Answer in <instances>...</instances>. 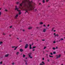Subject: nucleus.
<instances>
[{
    "label": "nucleus",
    "instance_id": "f257e3e1",
    "mask_svg": "<svg viewBox=\"0 0 65 65\" xmlns=\"http://www.w3.org/2000/svg\"><path fill=\"white\" fill-rule=\"evenodd\" d=\"M32 1L30 2L27 0H24V1H23L22 3L20 4V6H22L23 5H25L26 4V2L28 3L29 6H27L24 10L26 11L25 13H26V12H28V10H31L34 9V7L32 5V4L33 3Z\"/></svg>",
    "mask_w": 65,
    "mask_h": 65
},
{
    "label": "nucleus",
    "instance_id": "f03ea898",
    "mask_svg": "<svg viewBox=\"0 0 65 65\" xmlns=\"http://www.w3.org/2000/svg\"><path fill=\"white\" fill-rule=\"evenodd\" d=\"M15 10H17V11H19V12H20L21 11L20 10H19L18 9H19V8H17V6H15Z\"/></svg>",
    "mask_w": 65,
    "mask_h": 65
},
{
    "label": "nucleus",
    "instance_id": "7ed1b4c3",
    "mask_svg": "<svg viewBox=\"0 0 65 65\" xmlns=\"http://www.w3.org/2000/svg\"><path fill=\"white\" fill-rule=\"evenodd\" d=\"M45 65V63H44V62L42 61V63H40V65Z\"/></svg>",
    "mask_w": 65,
    "mask_h": 65
},
{
    "label": "nucleus",
    "instance_id": "20e7f679",
    "mask_svg": "<svg viewBox=\"0 0 65 65\" xmlns=\"http://www.w3.org/2000/svg\"><path fill=\"white\" fill-rule=\"evenodd\" d=\"M31 55V53H30L29 54H28V55H29V57H30V59H32V57H31V55Z\"/></svg>",
    "mask_w": 65,
    "mask_h": 65
},
{
    "label": "nucleus",
    "instance_id": "39448f33",
    "mask_svg": "<svg viewBox=\"0 0 65 65\" xmlns=\"http://www.w3.org/2000/svg\"><path fill=\"white\" fill-rule=\"evenodd\" d=\"M18 16H19V14H16V16L15 17V19H17V18L18 17Z\"/></svg>",
    "mask_w": 65,
    "mask_h": 65
},
{
    "label": "nucleus",
    "instance_id": "423d86ee",
    "mask_svg": "<svg viewBox=\"0 0 65 65\" xmlns=\"http://www.w3.org/2000/svg\"><path fill=\"white\" fill-rule=\"evenodd\" d=\"M28 44H26L25 46V48H27V47H28Z\"/></svg>",
    "mask_w": 65,
    "mask_h": 65
},
{
    "label": "nucleus",
    "instance_id": "0eeeda50",
    "mask_svg": "<svg viewBox=\"0 0 65 65\" xmlns=\"http://www.w3.org/2000/svg\"><path fill=\"white\" fill-rule=\"evenodd\" d=\"M9 54H7L5 56V57H8V56H9Z\"/></svg>",
    "mask_w": 65,
    "mask_h": 65
},
{
    "label": "nucleus",
    "instance_id": "6e6552de",
    "mask_svg": "<svg viewBox=\"0 0 65 65\" xmlns=\"http://www.w3.org/2000/svg\"><path fill=\"white\" fill-rule=\"evenodd\" d=\"M32 28H33V27L31 26L29 27L28 28V29L29 30H30V29H32Z\"/></svg>",
    "mask_w": 65,
    "mask_h": 65
},
{
    "label": "nucleus",
    "instance_id": "1a4fd4ad",
    "mask_svg": "<svg viewBox=\"0 0 65 65\" xmlns=\"http://www.w3.org/2000/svg\"><path fill=\"white\" fill-rule=\"evenodd\" d=\"M60 57H61V55L60 54L57 57L56 59H58V58H60Z\"/></svg>",
    "mask_w": 65,
    "mask_h": 65
},
{
    "label": "nucleus",
    "instance_id": "9d476101",
    "mask_svg": "<svg viewBox=\"0 0 65 65\" xmlns=\"http://www.w3.org/2000/svg\"><path fill=\"white\" fill-rule=\"evenodd\" d=\"M20 52H23V50L22 48L20 49Z\"/></svg>",
    "mask_w": 65,
    "mask_h": 65
},
{
    "label": "nucleus",
    "instance_id": "9b49d317",
    "mask_svg": "<svg viewBox=\"0 0 65 65\" xmlns=\"http://www.w3.org/2000/svg\"><path fill=\"white\" fill-rule=\"evenodd\" d=\"M43 32H44V33L45 32H46V29H44L43 30Z\"/></svg>",
    "mask_w": 65,
    "mask_h": 65
},
{
    "label": "nucleus",
    "instance_id": "f8f14e48",
    "mask_svg": "<svg viewBox=\"0 0 65 65\" xmlns=\"http://www.w3.org/2000/svg\"><path fill=\"white\" fill-rule=\"evenodd\" d=\"M29 48L30 49H32V48L31 47V44H29Z\"/></svg>",
    "mask_w": 65,
    "mask_h": 65
},
{
    "label": "nucleus",
    "instance_id": "ddd939ff",
    "mask_svg": "<svg viewBox=\"0 0 65 65\" xmlns=\"http://www.w3.org/2000/svg\"><path fill=\"white\" fill-rule=\"evenodd\" d=\"M43 24V22H40V25H42V24Z\"/></svg>",
    "mask_w": 65,
    "mask_h": 65
},
{
    "label": "nucleus",
    "instance_id": "4468645a",
    "mask_svg": "<svg viewBox=\"0 0 65 65\" xmlns=\"http://www.w3.org/2000/svg\"><path fill=\"white\" fill-rule=\"evenodd\" d=\"M3 43V42L2 41L0 42V45H1Z\"/></svg>",
    "mask_w": 65,
    "mask_h": 65
},
{
    "label": "nucleus",
    "instance_id": "2eb2a0df",
    "mask_svg": "<svg viewBox=\"0 0 65 65\" xmlns=\"http://www.w3.org/2000/svg\"><path fill=\"white\" fill-rule=\"evenodd\" d=\"M56 36L57 37H58V36H59V35H58V34H56V35L55 36V37H56Z\"/></svg>",
    "mask_w": 65,
    "mask_h": 65
},
{
    "label": "nucleus",
    "instance_id": "dca6fc26",
    "mask_svg": "<svg viewBox=\"0 0 65 65\" xmlns=\"http://www.w3.org/2000/svg\"><path fill=\"white\" fill-rule=\"evenodd\" d=\"M54 29H55V27H53L52 28V31H53L54 30Z\"/></svg>",
    "mask_w": 65,
    "mask_h": 65
},
{
    "label": "nucleus",
    "instance_id": "f3484780",
    "mask_svg": "<svg viewBox=\"0 0 65 65\" xmlns=\"http://www.w3.org/2000/svg\"><path fill=\"white\" fill-rule=\"evenodd\" d=\"M25 62L26 65H28V63H27V61H25Z\"/></svg>",
    "mask_w": 65,
    "mask_h": 65
},
{
    "label": "nucleus",
    "instance_id": "a211bd4d",
    "mask_svg": "<svg viewBox=\"0 0 65 65\" xmlns=\"http://www.w3.org/2000/svg\"><path fill=\"white\" fill-rule=\"evenodd\" d=\"M18 47V46H17L14 49V50H16L17 49V48Z\"/></svg>",
    "mask_w": 65,
    "mask_h": 65
},
{
    "label": "nucleus",
    "instance_id": "6ab92c4d",
    "mask_svg": "<svg viewBox=\"0 0 65 65\" xmlns=\"http://www.w3.org/2000/svg\"><path fill=\"white\" fill-rule=\"evenodd\" d=\"M36 46H33L32 48V49H33L34 48H36Z\"/></svg>",
    "mask_w": 65,
    "mask_h": 65
},
{
    "label": "nucleus",
    "instance_id": "aec40b11",
    "mask_svg": "<svg viewBox=\"0 0 65 65\" xmlns=\"http://www.w3.org/2000/svg\"><path fill=\"white\" fill-rule=\"evenodd\" d=\"M60 39L61 40V41H62V40H64V39L63 38H60Z\"/></svg>",
    "mask_w": 65,
    "mask_h": 65
},
{
    "label": "nucleus",
    "instance_id": "412c9836",
    "mask_svg": "<svg viewBox=\"0 0 65 65\" xmlns=\"http://www.w3.org/2000/svg\"><path fill=\"white\" fill-rule=\"evenodd\" d=\"M26 57V55H24V54H23V58H24V57Z\"/></svg>",
    "mask_w": 65,
    "mask_h": 65
},
{
    "label": "nucleus",
    "instance_id": "4be33fe9",
    "mask_svg": "<svg viewBox=\"0 0 65 65\" xmlns=\"http://www.w3.org/2000/svg\"><path fill=\"white\" fill-rule=\"evenodd\" d=\"M19 54V52H17V53H16V55H18Z\"/></svg>",
    "mask_w": 65,
    "mask_h": 65
},
{
    "label": "nucleus",
    "instance_id": "5701e85b",
    "mask_svg": "<svg viewBox=\"0 0 65 65\" xmlns=\"http://www.w3.org/2000/svg\"><path fill=\"white\" fill-rule=\"evenodd\" d=\"M52 48H53V50H56V48L54 47H53Z\"/></svg>",
    "mask_w": 65,
    "mask_h": 65
},
{
    "label": "nucleus",
    "instance_id": "b1692460",
    "mask_svg": "<svg viewBox=\"0 0 65 65\" xmlns=\"http://www.w3.org/2000/svg\"><path fill=\"white\" fill-rule=\"evenodd\" d=\"M3 64V62H2V61H1L0 62V64Z\"/></svg>",
    "mask_w": 65,
    "mask_h": 65
},
{
    "label": "nucleus",
    "instance_id": "393cba45",
    "mask_svg": "<svg viewBox=\"0 0 65 65\" xmlns=\"http://www.w3.org/2000/svg\"><path fill=\"white\" fill-rule=\"evenodd\" d=\"M56 52H54L53 53V54H56Z\"/></svg>",
    "mask_w": 65,
    "mask_h": 65
},
{
    "label": "nucleus",
    "instance_id": "a878e982",
    "mask_svg": "<svg viewBox=\"0 0 65 65\" xmlns=\"http://www.w3.org/2000/svg\"><path fill=\"white\" fill-rule=\"evenodd\" d=\"M49 57H52V58H53V56H51L50 55H49Z\"/></svg>",
    "mask_w": 65,
    "mask_h": 65
},
{
    "label": "nucleus",
    "instance_id": "bb28decb",
    "mask_svg": "<svg viewBox=\"0 0 65 65\" xmlns=\"http://www.w3.org/2000/svg\"><path fill=\"white\" fill-rule=\"evenodd\" d=\"M12 65H14V62H13L12 63Z\"/></svg>",
    "mask_w": 65,
    "mask_h": 65
},
{
    "label": "nucleus",
    "instance_id": "cd10ccee",
    "mask_svg": "<svg viewBox=\"0 0 65 65\" xmlns=\"http://www.w3.org/2000/svg\"><path fill=\"white\" fill-rule=\"evenodd\" d=\"M32 51L33 52H34V51H35V49H32Z\"/></svg>",
    "mask_w": 65,
    "mask_h": 65
},
{
    "label": "nucleus",
    "instance_id": "c85d7f7f",
    "mask_svg": "<svg viewBox=\"0 0 65 65\" xmlns=\"http://www.w3.org/2000/svg\"><path fill=\"white\" fill-rule=\"evenodd\" d=\"M43 3H44V2H45V1H44V0H43Z\"/></svg>",
    "mask_w": 65,
    "mask_h": 65
},
{
    "label": "nucleus",
    "instance_id": "c756f323",
    "mask_svg": "<svg viewBox=\"0 0 65 65\" xmlns=\"http://www.w3.org/2000/svg\"><path fill=\"white\" fill-rule=\"evenodd\" d=\"M46 46H45L44 48V50H45V48H46Z\"/></svg>",
    "mask_w": 65,
    "mask_h": 65
},
{
    "label": "nucleus",
    "instance_id": "7c9ffc66",
    "mask_svg": "<svg viewBox=\"0 0 65 65\" xmlns=\"http://www.w3.org/2000/svg\"><path fill=\"white\" fill-rule=\"evenodd\" d=\"M50 54L51 55H53V53H50Z\"/></svg>",
    "mask_w": 65,
    "mask_h": 65
},
{
    "label": "nucleus",
    "instance_id": "2f4dec72",
    "mask_svg": "<svg viewBox=\"0 0 65 65\" xmlns=\"http://www.w3.org/2000/svg\"><path fill=\"white\" fill-rule=\"evenodd\" d=\"M16 4H19V2H17L16 3Z\"/></svg>",
    "mask_w": 65,
    "mask_h": 65
},
{
    "label": "nucleus",
    "instance_id": "473e14b6",
    "mask_svg": "<svg viewBox=\"0 0 65 65\" xmlns=\"http://www.w3.org/2000/svg\"><path fill=\"white\" fill-rule=\"evenodd\" d=\"M15 47V46H13L12 47V48H14V47Z\"/></svg>",
    "mask_w": 65,
    "mask_h": 65
},
{
    "label": "nucleus",
    "instance_id": "72a5a7b5",
    "mask_svg": "<svg viewBox=\"0 0 65 65\" xmlns=\"http://www.w3.org/2000/svg\"><path fill=\"white\" fill-rule=\"evenodd\" d=\"M56 49H58V47H56Z\"/></svg>",
    "mask_w": 65,
    "mask_h": 65
},
{
    "label": "nucleus",
    "instance_id": "f704fd0d",
    "mask_svg": "<svg viewBox=\"0 0 65 65\" xmlns=\"http://www.w3.org/2000/svg\"><path fill=\"white\" fill-rule=\"evenodd\" d=\"M61 41V39H59V41Z\"/></svg>",
    "mask_w": 65,
    "mask_h": 65
},
{
    "label": "nucleus",
    "instance_id": "c9c22d12",
    "mask_svg": "<svg viewBox=\"0 0 65 65\" xmlns=\"http://www.w3.org/2000/svg\"><path fill=\"white\" fill-rule=\"evenodd\" d=\"M37 10L36 9H35L34 10V11H36Z\"/></svg>",
    "mask_w": 65,
    "mask_h": 65
},
{
    "label": "nucleus",
    "instance_id": "e433bc0d",
    "mask_svg": "<svg viewBox=\"0 0 65 65\" xmlns=\"http://www.w3.org/2000/svg\"><path fill=\"white\" fill-rule=\"evenodd\" d=\"M3 35H5V33H3Z\"/></svg>",
    "mask_w": 65,
    "mask_h": 65
},
{
    "label": "nucleus",
    "instance_id": "4c0bfd02",
    "mask_svg": "<svg viewBox=\"0 0 65 65\" xmlns=\"http://www.w3.org/2000/svg\"><path fill=\"white\" fill-rule=\"evenodd\" d=\"M19 14H21V12H19Z\"/></svg>",
    "mask_w": 65,
    "mask_h": 65
},
{
    "label": "nucleus",
    "instance_id": "58836bf2",
    "mask_svg": "<svg viewBox=\"0 0 65 65\" xmlns=\"http://www.w3.org/2000/svg\"><path fill=\"white\" fill-rule=\"evenodd\" d=\"M53 43H56V41H54L53 42Z\"/></svg>",
    "mask_w": 65,
    "mask_h": 65
},
{
    "label": "nucleus",
    "instance_id": "ea45409f",
    "mask_svg": "<svg viewBox=\"0 0 65 65\" xmlns=\"http://www.w3.org/2000/svg\"><path fill=\"white\" fill-rule=\"evenodd\" d=\"M43 26H44V27H46V26L45 25H44H44H43Z\"/></svg>",
    "mask_w": 65,
    "mask_h": 65
},
{
    "label": "nucleus",
    "instance_id": "a19ab883",
    "mask_svg": "<svg viewBox=\"0 0 65 65\" xmlns=\"http://www.w3.org/2000/svg\"><path fill=\"white\" fill-rule=\"evenodd\" d=\"M42 60H44V58H42Z\"/></svg>",
    "mask_w": 65,
    "mask_h": 65
},
{
    "label": "nucleus",
    "instance_id": "79ce46f5",
    "mask_svg": "<svg viewBox=\"0 0 65 65\" xmlns=\"http://www.w3.org/2000/svg\"><path fill=\"white\" fill-rule=\"evenodd\" d=\"M47 61L48 62H49L50 61V60L48 59L47 60Z\"/></svg>",
    "mask_w": 65,
    "mask_h": 65
},
{
    "label": "nucleus",
    "instance_id": "37998d69",
    "mask_svg": "<svg viewBox=\"0 0 65 65\" xmlns=\"http://www.w3.org/2000/svg\"><path fill=\"white\" fill-rule=\"evenodd\" d=\"M25 31V29H23V32H24Z\"/></svg>",
    "mask_w": 65,
    "mask_h": 65
},
{
    "label": "nucleus",
    "instance_id": "c03bdc74",
    "mask_svg": "<svg viewBox=\"0 0 65 65\" xmlns=\"http://www.w3.org/2000/svg\"><path fill=\"white\" fill-rule=\"evenodd\" d=\"M10 28H12V26H10Z\"/></svg>",
    "mask_w": 65,
    "mask_h": 65
},
{
    "label": "nucleus",
    "instance_id": "a18cd8bd",
    "mask_svg": "<svg viewBox=\"0 0 65 65\" xmlns=\"http://www.w3.org/2000/svg\"><path fill=\"white\" fill-rule=\"evenodd\" d=\"M1 15V12H0V15Z\"/></svg>",
    "mask_w": 65,
    "mask_h": 65
},
{
    "label": "nucleus",
    "instance_id": "49530a36",
    "mask_svg": "<svg viewBox=\"0 0 65 65\" xmlns=\"http://www.w3.org/2000/svg\"><path fill=\"white\" fill-rule=\"evenodd\" d=\"M33 4H34V5H35V3H33Z\"/></svg>",
    "mask_w": 65,
    "mask_h": 65
},
{
    "label": "nucleus",
    "instance_id": "de8ad7c7",
    "mask_svg": "<svg viewBox=\"0 0 65 65\" xmlns=\"http://www.w3.org/2000/svg\"><path fill=\"white\" fill-rule=\"evenodd\" d=\"M48 0H46V2H48Z\"/></svg>",
    "mask_w": 65,
    "mask_h": 65
},
{
    "label": "nucleus",
    "instance_id": "09e8293b",
    "mask_svg": "<svg viewBox=\"0 0 65 65\" xmlns=\"http://www.w3.org/2000/svg\"><path fill=\"white\" fill-rule=\"evenodd\" d=\"M49 26H50V25L48 24V25L47 26V27H49Z\"/></svg>",
    "mask_w": 65,
    "mask_h": 65
},
{
    "label": "nucleus",
    "instance_id": "8fccbe9b",
    "mask_svg": "<svg viewBox=\"0 0 65 65\" xmlns=\"http://www.w3.org/2000/svg\"><path fill=\"white\" fill-rule=\"evenodd\" d=\"M5 11H7V10H6H6H5Z\"/></svg>",
    "mask_w": 65,
    "mask_h": 65
},
{
    "label": "nucleus",
    "instance_id": "3c124183",
    "mask_svg": "<svg viewBox=\"0 0 65 65\" xmlns=\"http://www.w3.org/2000/svg\"><path fill=\"white\" fill-rule=\"evenodd\" d=\"M45 40H44V39H43L42 40V41H44Z\"/></svg>",
    "mask_w": 65,
    "mask_h": 65
},
{
    "label": "nucleus",
    "instance_id": "603ef678",
    "mask_svg": "<svg viewBox=\"0 0 65 65\" xmlns=\"http://www.w3.org/2000/svg\"><path fill=\"white\" fill-rule=\"evenodd\" d=\"M36 28H37V29H38L39 28V27H37Z\"/></svg>",
    "mask_w": 65,
    "mask_h": 65
},
{
    "label": "nucleus",
    "instance_id": "864d4df0",
    "mask_svg": "<svg viewBox=\"0 0 65 65\" xmlns=\"http://www.w3.org/2000/svg\"><path fill=\"white\" fill-rule=\"evenodd\" d=\"M54 35H56V33H54Z\"/></svg>",
    "mask_w": 65,
    "mask_h": 65
},
{
    "label": "nucleus",
    "instance_id": "5fc2aeb1",
    "mask_svg": "<svg viewBox=\"0 0 65 65\" xmlns=\"http://www.w3.org/2000/svg\"><path fill=\"white\" fill-rule=\"evenodd\" d=\"M43 54H44V51L43 52Z\"/></svg>",
    "mask_w": 65,
    "mask_h": 65
},
{
    "label": "nucleus",
    "instance_id": "6e6d98bb",
    "mask_svg": "<svg viewBox=\"0 0 65 65\" xmlns=\"http://www.w3.org/2000/svg\"><path fill=\"white\" fill-rule=\"evenodd\" d=\"M2 8H0V10H1V9H2Z\"/></svg>",
    "mask_w": 65,
    "mask_h": 65
},
{
    "label": "nucleus",
    "instance_id": "4d7b16f0",
    "mask_svg": "<svg viewBox=\"0 0 65 65\" xmlns=\"http://www.w3.org/2000/svg\"><path fill=\"white\" fill-rule=\"evenodd\" d=\"M54 32H56V30H54Z\"/></svg>",
    "mask_w": 65,
    "mask_h": 65
},
{
    "label": "nucleus",
    "instance_id": "13d9d810",
    "mask_svg": "<svg viewBox=\"0 0 65 65\" xmlns=\"http://www.w3.org/2000/svg\"><path fill=\"white\" fill-rule=\"evenodd\" d=\"M27 57H26V58H25V59H27Z\"/></svg>",
    "mask_w": 65,
    "mask_h": 65
},
{
    "label": "nucleus",
    "instance_id": "bf43d9fd",
    "mask_svg": "<svg viewBox=\"0 0 65 65\" xmlns=\"http://www.w3.org/2000/svg\"><path fill=\"white\" fill-rule=\"evenodd\" d=\"M46 56H48V54H46Z\"/></svg>",
    "mask_w": 65,
    "mask_h": 65
},
{
    "label": "nucleus",
    "instance_id": "052dcab7",
    "mask_svg": "<svg viewBox=\"0 0 65 65\" xmlns=\"http://www.w3.org/2000/svg\"><path fill=\"white\" fill-rule=\"evenodd\" d=\"M11 35H9V36L10 37V36H11Z\"/></svg>",
    "mask_w": 65,
    "mask_h": 65
},
{
    "label": "nucleus",
    "instance_id": "680f3d73",
    "mask_svg": "<svg viewBox=\"0 0 65 65\" xmlns=\"http://www.w3.org/2000/svg\"><path fill=\"white\" fill-rule=\"evenodd\" d=\"M20 42H22V41L21 40H20Z\"/></svg>",
    "mask_w": 65,
    "mask_h": 65
},
{
    "label": "nucleus",
    "instance_id": "e2e57ef3",
    "mask_svg": "<svg viewBox=\"0 0 65 65\" xmlns=\"http://www.w3.org/2000/svg\"><path fill=\"white\" fill-rule=\"evenodd\" d=\"M40 4H41V3H39V5H40Z\"/></svg>",
    "mask_w": 65,
    "mask_h": 65
},
{
    "label": "nucleus",
    "instance_id": "0e129e2a",
    "mask_svg": "<svg viewBox=\"0 0 65 65\" xmlns=\"http://www.w3.org/2000/svg\"><path fill=\"white\" fill-rule=\"evenodd\" d=\"M37 41H38V40H37Z\"/></svg>",
    "mask_w": 65,
    "mask_h": 65
},
{
    "label": "nucleus",
    "instance_id": "69168bd1",
    "mask_svg": "<svg viewBox=\"0 0 65 65\" xmlns=\"http://www.w3.org/2000/svg\"><path fill=\"white\" fill-rule=\"evenodd\" d=\"M33 44V43H32V44H31V45H32Z\"/></svg>",
    "mask_w": 65,
    "mask_h": 65
},
{
    "label": "nucleus",
    "instance_id": "338daca9",
    "mask_svg": "<svg viewBox=\"0 0 65 65\" xmlns=\"http://www.w3.org/2000/svg\"><path fill=\"white\" fill-rule=\"evenodd\" d=\"M61 65H63V64H62Z\"/></svg>",
    "mask_w": 65,
    "mask_h": 65
},
{
    "label": "nucleus",
    "instance_id": "774afa93",
    "mask_svg": "<svg viewBox=\"0 0 65 65\" xmlns=\"http://www.w3.org/2000/svg\"><path fill=\"white\" fill-rule=\"evenodd\" d=\"M48 7H50V6H48Z\"/></svg>",
    "mask_w": 65,
    "mask_h": 65
}]
</instances>
